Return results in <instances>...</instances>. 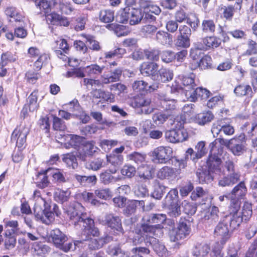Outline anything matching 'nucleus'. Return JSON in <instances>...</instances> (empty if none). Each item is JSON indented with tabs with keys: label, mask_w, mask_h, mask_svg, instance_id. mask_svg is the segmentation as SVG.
I'll return each mask as SVG.
<instances>
[{
	"label": "nucleus",
	"mask_w": 257,
	"mask_h": 257,
	"mask_svg": "<svg viewBox=\"0 0 257 257\" xmlns=\"http://www.w3.org/2000/svg\"><path fill=\"white\" fill-rule=\"evenodd\" d=\"M82 207L77 204L73 207H70L67 214L70 223L76 229L82 230V237L84 240H89L91 236H97L99 235L98 229L95 227L93 219L83 213L80 209Z\"/></svg>",
	"instance_id": "f257e3e1"
},
{
	"label": "nucleus",
	"mask_w": 257,
	"mask_h": 257,
	"mask_svg": "<svg viewBox=\"0 0 257 257\" xmlns=\"http://www.w3.org/2000/svg\"><path fill=\"white\" fill-rule=\"evenodd\" d=\"M33 197L35 201L34 213L36 218L42 222L48 224L53 219V214L50 211V204L41 197V192L35 190Z\"/></svg>",
	"instance_id": "f03ea898"
},
{
	"label": "nucleus",
	"mask_w": 257,
	"mask_h": 257,
	"mask_svg": "<svg viewBox=\"0 0 257 257\" xmlns=\"http://www.w3.org/2000/svg\"><path fill=\"white\" fill-rule=\"evenodd\" d=\"M208 170H202L197 172V175L200 183H209L212 181L216 176H221L224 170H222L220 159L215 156H209L207 161Z\"/></svg>",
	"instance_id": "7ed1b4c3"
},
{
	"label": "nucleus",
	"mask_w": 257,
	"mask_h": 257,
	"mask_svg": "<svg viewBox=\"0 0 257 257\" xmlns=\"http://www.w3.org/2000/svg\"><path fill=\"white\" fill-rule=\"evenodd\" d=\"M240 201L238 199H232L230 201L229 214L225 216V221L230 223L232 228L239 227L242 222V219L238 215L240 207Z\"/></svg>",
	"instance_id": "20e7f679"
},
{
	"label": "nucleus",
	"mask_w": 257,
	"mask_h": 257,
	"mask_svg": "<svg viewBox=\"0 0 257 257\" xmlns=\"http://www.w3.org/2000/svg\"><path fill=\"white\" fill-rule=\"evenodd\" d=\"M246 138L244 134L236 135L229 140L228 149L235 156L243 155L247 149Z\"/></svg>",
	"instance_id": "39448f33"
},
{
	"label": "nucleus",
	"mask_w": 257,
	"mask_h": 257,
	"mask_svg": "<svg viewBox=\"0 0 257 257\" xmlns=\"http://www.w3.org/2000/svg\"><path fill=\"white\" fill-rule=\"evenodd\" d=\"M238 227L232 228L230 223L225 221L224 216L215 227L214 233L215 235L220 237L221 243L224 244L230 237L232 231Z\"/></svg>",
	"instance_id": "423d86ee"
},
{
	"label": "nucleus",
	"mask_w": 257,
	"mask_h": 257,
	"mask_svg": "<svg viewBox=\"0 0 257 257\" xmlns=\"http://www.w3.org/2000/svg\"><path fill=\"white\" fill-rule=\"evenodd\" d=\"M152 157L154 162L165 164L172 156L173 150L168 146H159L152 151Z\"/></svg>",
	"instance_id": "0eeeda50"
},
{
	"label": "nucleus",
	"mask_w": 257,
	"mask_h": 257,
	"mask_svg": "<svg viewBox=\"0 0 257 257\" xmlns=\"http://www.w3.org/2000/svg\"><path fill=\"white\" fill-rule=\"evenodd\" d=\"M191 230L190 223L189 221L185 220L180 222L176 230L172 232L170 236L171 240L176 241L184 239L189 236Z\"/></svg>",
	"instance_id": "6e6552de"
},
{
	"label": "nucleus",
	"mask_w": 257,
	"mask_h": 257,
	"mask_svg": "<svg viewBox=\"0 0 257 257\" xmlns=\"http://www.w3.org/2000/svg\"><path fill=\"white\" fill-rule=\"evenodd\" d=\"M98 148L92 141L84 143L81 149L78 150L76 155L82 161H86L88 157L92 156L98 150Z\"/></svg>",
	"instance_id": "1a4fd4ad"
},
{
	"label": "nucleus",
	"mask_w": 257,
	"mask_h": 257,
	"mask_svg": "<svg viewBox=\"0 0 257 257\" xmlns=\"http://www.w3.org/2000/svg\"><path fill=\"white\" fill-rule=\"evenodd\" d=\"M175 21L179 23L186 22L194 31H195L198 26L199 20L195 15L188 16L183 10L176 12L175 15Z\"/></svg>",
	"instance_id": "9d476101"
},
{
	"label": "nucleus",
	"mask_w": 257,
	"mask_h": 257,
	"mask_svg": "<svg viewBox=\"0 0 257 257\" xmlns=\"http://www.w3.org/2000/svg\"><path fill=\"white\" fill-rule=\"evenodd\" d=\"M165 138L171 143L182 142L188 138V133L184 129L172 130L166 132Z\"/></svg>",
	"instance_id": "9b49d317"
},
{
	"label": "nucleus",
	"mask_w": 257,
	"mask_h": 257,
	"mask_svg": "<svg viewBox=\"0 0 257 257\" xmlns=\"http://www.w3.org/2000/svg\"><path fill=\"white\" fill-rule=\"evenodd\" d=\"M28 133L29 131L27 128L25 127L16 128L12 134L11 141L16 143L18 148H23L25 146Z\"/></svg>",
	"instance_id": "f8f14e48"
},
{
	"label": "nucleus",
	"mask_w": 257,
	"mask_h": 257,
	"mask_svg": "<svg viewBox=\"0 0 257 257\" xmlns=\"http://www.w3.org/2000/svg\"><path fill=\"white\" fill-rule=\"evenodd\" d=\"M107 166L110 173L114 174L119 169L123 161V157L121 154L111 153L106 156Z\"/></svg>",
	"instance_id": "ddd939ff"
},
{
	"label": "nucleus",
	"mask_w": 257,
	"mask_h": 257,
	"mask_svg": "<svg viewBox=\"0 0 257 257\" xmlns=\"http://www.w3.org/2000/svg\"><path fill=\"white\" fill-rule=\"evenodd\" d=\"M151 100L149 98H145L142 95L138 96L134 98L132 102V106L134 107H144L142 109V111L145 114H150L154 111L155 108L152 106L148 108L146 107L151 104Z\"/></svg>",
	"instance_id": "4468645a"
},
{
	"label": "nucleus",
	"mask_w": 257,
	"mask_h": 257,
	"mask_svg": "<svg viewBox=\"0 0 257 257\" xmlns=\"http://www.w3.org/2000/svg\"><path fill=\"white\" fill-rule=\"evenodd\" d=\"M103 224L117 232L123 233L121 221L117 216L112 214H106L103 221Z\"/></svg>",
	"instance_id": "2eb2a0df"
},
{
	"label": "nucleus",
	"mask_w": 257,
	"mask_h": 257,
	"mask_svg": "<svg viewBox=\"0 0 257 257\" xmlns=\"http://www.w3.org/2000/svg\"><path fill=\"white\" fill-rule=\"evenodd\" d=\"M187 90L186 96L191 101H195L199 98L201 99H207L210 94L209 91L202 87L194 88Z\"/></svg>",
	"instance_id": "dca6fc26"
},
{
	"label": "nucleus",
	"mask_w": 257,
	"mask_h": 257,
	"mask_svg": "<svg viewBox=\"0 0 257 257\" xmlns=\"http://www.w3.org/2000/svg\"><path fill=\"white\" fill-rule=\"evenodd\" d=\"M229 142V140H225L222 138H219L215 139L213 142L209 144V156H215L217 158H219L218 155H220L221 154L222 152V147L221 146L217 147V143H219L220 145L225 146L228 149Z\"/></svg>",
	"instance_id": "f3484780"
},
{
	"label": "nucleus",
	"mask_w": 257,
	"mask_h": 257,
	"mask_svg": "<svg viewBox=\"0 0 257 257\" xmlns=\"http://www.w3.org/2000/svg\"><path fill=\"white\" fill-rule=\"evenodd\" d=\"M167 219L166 215L163 213L152 214L145 215L143 218V222L149 223H155L158 228H161V224L164 223Z\"/></svg>",
	"instance_id": "a211bd4d"
},
{
	"label": "nucleus",
	"mask_w": 257,
	"mask_h": 257,
	"mask_svg": "<svg viewBox=\"0 0 257 257\" xmlns=\"http://www.w3.org/2000/svg\"><path fill=\"white\" fill-rule=\"evenodd\" d=\"M201 217L203 222H207L209 224H213L219 220V209L216 206L211 208L210 211L204 210Z\"/></svg>",
	"instance_id": "6ab92c4d"
},
{
	"label": "nucleus",
	"mask_w": 257,
	"mask_h": 257,
	"mask_svg": "<svg viewBox=\"0 0 257 257\" xmlns=\"http://www.w3.org/2000/svg\"><path fill=\"white\" fill-rule=\"evenodd\" d=\"M158 69V65L155 63L146 62L142 64L141 67L140 71L142 75L148 76H151L153 79L158 77V75L156 73Z\"/></svg>",
	"instance_id": "aec40b11"
},
{
	"label": "nucleus",
	"mask_w": 257,
	"mask_h": 257,
	"mask_svg": "<svg viewBox=\"0 0 257 257\" xmlns=\"http://www.w3.org/2000/svg\"><path fill=\"white\" fill-rule=\"evenodd\" d=\"M67 138V143H65L64 147L66 149H69L71 147L74 148L75 149L78 148L80 149V147L83 145L84 143V138L79 136L68 134L66 136Z\"/></svg>",
	"instance_id": "412c9836"
},
{
	"label": "nucleus",
	"mask_w": 257,
	"mask_h": 257,
	"mask_svg": "<svg viewBox=\"0 0 257 257\" xmlns=\"http://www.w3.org/2000/svg\"><path fill=\"white\" fill-rule=\"evenodd\" d=\"M50 236L54 244L57 247L62 246V244L64 243L68 239L67 236L58 228L52 230L50 232Z\"/></svg>",
	"instance_id": "4be33fe9"
},
{
	"label": "nucleus",
	"mask_w": 257,
	"mask_h": 257,
	"mask_svg": "<svg viewBox=\"0 0 257 257\" xmlns=\"http://www.w3.org/2000/svg\"><path fill=\"white\" fill-rule=\"evenodd\" d=\"M122 69L120 68H117L111 71V75L101 76V81L103 84H107L110 83L118 81L122 74Z\"/></svg>",
	"instance_id": "5701e85b"
},
{
	"label": "nucleus",
	"mask_w": 257,
	"mask_h": 257,
	"mask_svg": "<svg viewBox=\"0 0 257 257\" xmlns=\"http://www.w3.org/2000/svg\"><path fill=\"white\" fill-rule=\"evenodd\" d=\"M111 240L112 237L109 236H106L105 237L98 239L91 238L89 240L88 247L91 250L98 249L101 248L104 244L109 242Z\"/></svg>",
	"instance_id": "b1692460"
},
{
	"label": "nucleus",
	"mask_w": 257,
	"mask_h": 257,
	"mask_svg": "<svg viewBox=\"0 0 257 257\" xmlns=\"http://www.w3.org/2000/svg\"><path fill=\"white\" fill-rule=\"evenodd\" d=\"M157 177L162 180L165 179H172L177 176L174 169L168 166H165L161 168L157 173Z\"/></svg>",
	"instance_id": "393cba45"
},
{
	"label": "nucleus",
	"mask_w": 257,
	"mask_h": 257,
	"mask_svg": "<svg viewBox=\"0 0 257 257\" xmlns=\"http://www.w3.org/2000/svg\"><path fill=\"white\" fill-rule=\"evenodd\" d=\"M147 235L143 233L141 230L136 229L134 232V235L132 238L133 242L135 245L142 244L144 242L146 246H149L152 245L151 240H148Z\"/></svg>",
	"instance_id": "a878e982"
},
{
	"label": "nucleus",
	"mask_w": 257,
	"mask_h": 257,
	"mask_svg": "<svg viewBox=\"0 0 257 257\" xmlns=\"http://www.w3.org/2000/svg\"><path fill=\"white\" fill-rule=\"evenodd\" d=\"M74 177L80 185L83 186H94L96 184L97 180L95 175L86 176L75 174Z\"/></svg>",
	"instance_id": "bb28decb"
},
{
	"label": "nucleus",
	"mask_w": 257,
	"mask_h": 257,
	"mask_svg": "<svg viewBox=\"0 0 257 257\" xmlns=\"http://www.w3.org/2000/svg\"><path fill=\"white\" fill-rule=\"evenodd\" d=\"M56 43L59 46L58 48L60 49V50L57 49L55 50V54L60 59H62L64 61H66L68 57L63 54V53H67L69 49V46L67 41L65 39H61L59 41H56Z\"/></svg>",
	"instance_id": "cd10ccee"
},
{
	"label": "nucleus",
	"mask_w": 257,
	"mask_h": 257,
	"mask_svg": "<svg viewBox=\"0 0 257 257\" xmlns=\"http://www.w3.org/2000/svg\"><path fill=\"white\" fill-rule=\"evenodd\" d=\"M220 165L222 170H224V172L221 175H225L226 172H227V174L232 176L234 174H237V176H239V177H240L239 173L235 169L234 163L232 159L228 158L224 162L223 165L221 164V161L220 160Z\"/></svg>",
	"instance_id": "c85d7f7f"
},
{
	"label": "nucleus",
	"mask_w": 257,
	"mask_h": 257,
	"mask_svg": "<svg viewBox=\"0 0 257 257\" xmlns=\"http://www.w3.org/2000/svg\"><path fill=\"white\" fill-rule=\"evenodd\" d=\"M49 171L48 169L38 173L35 179V183L38 187L43 189L48 186L50 184L47 176Z\"/></svg>",
	"instance_id": "c756f323"
},
{
	"label": "nucleus",
	"mask_w": 257,
	"mask_h": 257,
	"mask_svg": "<svg viewBox=\"0 0 257 257\" xmlns=\"http://www.w3.org/2000/svg\"><path fill=\"white\" fill-rule=\"evenodd\" d=\"M202 43L205 46V50L214 49L221 44V40L216 36H207L202 39Z\"/></svg>",
	"instance_id": "7c9ffc66"
},
{
	"label": "nucleus",
	"mask_w": 257,
	"mask_h": 257,
	"mask_svg": "<svg viewBox=\"0 0 257 257\" xmlns=\"http://www.w3.org/2000/svg\"><path fill=\"white\" fill-rule=\"evenodd\" d=\"M166 187L159 181L156 180L153 182V191L151 193L152 197L161 199L165 193Z\"/></svg>",
	"instance_id": "2f4dec72"
},
{
	"label": "nucleus",
	"mask_w": 257,
	"mask_h": 257,
	"mask_svg": "<svg viewBox=\"0 0 257 257\" xmlns=\"http://www.w3.org/2000/svg\"><path fill=\"white\" fill-rule=\"evenodd\" d=\"M239 179L240 177L237 174H234L233 176L227 174L219 180L218 185L221 187L232 186L236 183Z\"/></svg>",
	"instance_id": "473e14b6"
},
{
	"label": "nucleus",
	"mask_w": 257,
	"mask_h": 257,
	"mask_svg": "<svg viewBox=\"0 0 257 257\" xmlns=\"http://www.w3.org/2000/svg\"><path fill=\"white\" fill-rule=\"evenodd\" d=\"M38 96L37 93L35 92H32L27 99V105H25V108H24L22 112L25 114L26 112L27 107H29L30 111H34L36 110L38 107L39 104L37 102Z\"/></svg>",
	"instance_id": "72a5a7b5"
},
{
	"label": "nucleus",
	"mask_w": 257,
	"mask_h": 257,
	"mask_svg": "<svg viewBox=\"0 0 257 257\" xmlns=\"http://www.w3.org/2000/svg\"><path fill=\"white\" fill-rule=\"evenodd\" d=\"M210 250V246L205 243H197L193 249L192 254L193 256L198 257L204 256L207 255Z\"/></svg>",
	"instance_id": "f704fd0d"
},
{
	"label": "nucleus",
	"mask_w": 257,
	"mask_h": 257,
	"mask_svg": "<svg viewBox=\"0 0 257 257\" xmlns=\"http://www.w3.org/2000/svg\"><path fill=\"white\" fill-rule=\"evenodd\" d=\"M144 16V13L141 9L131 8L130 24L131 25L138 24L143 20Z\"/></svg>",
	"instance_id": "c9c22d12"
},
{
	"label": "nucleus",
	"mask_w": 257,
	"mask_h": 257,
	"mask_svg": "<svg viewBox=\"0 0 257 257\" xmlns=\"http://www.w3.org/2000/svg\"><path fill=\"white\" fill-rule=\"evenodd\" d=\"M77 155L73 153H67L64 154L62 157L63 161L69 168L75 169L78 167V163L76 158Z\"/></svg>",
	"instance_id": "e433bc0d"
},
{
	"label": "nucleus",
	"mask_w": 257,
	"mask_h": 257,
	"mask_svg": "<svg viewBox=\"0 0 257 257\" xmlns=\"http://www.w3.org/2000/svg\"><path fill=\"white\" fill-rule=\"evenodd\" d=\"M195 76L192 74L190 76H183L181 78V84L184 86L183 89L185 91V94L187 92V90L194 89L196 87L194 82Z\"/></svg>",
	"instance_id": "4c0bfd02"
},
{
	"label": "nucleus",
	"mask_w": 257,
	"mask_h": 257,
	"mask_svg": "<svg viewBox=\"0 0 257 257\" xmlns=\"http://www.w3.org/2000/svg\"><path fill=\"white\" fill-rule=\"evenodd\" d=\"M105 162L103 159L100 158H97L86 163L85 164V167L88 170L96 171L105 167Z\"/></svg>",
	"instance_id": "58836bf2"
},
{
	"label": "nucleus",
	"mask_w": 257,
	"mask_h": 257,
	"mask_svg": "<svg viewBox=\"0 0 257 257\" xmlns=\"http://www.w3.org/2000/svg\"><path fill=\"white\" fill-rule=\"evenodd\" d=\"M104 67V66H100L96 64H91L85 67V72L87 75L94 77L101 74Z\"/></svg>",
	"instance_id": "ea45409f"
},
{
	"label": "nucleus",
	"mask_w": 257,
	"mask_h": 257,
	"mask_svg": "<svg viewBox=\"0 0 257 257\" xmlns=\"http://www.w3.org/2000/svg\"><path fill=\"white\" fill-rule=\"evenodd\" d=\"M106 252L108 254L112 255L113 257H130L127 253L121 249L119 245L118 244L109 245Z\"/></svg>",
	"instance_id": "a19ab883"
},
{
	"label": "nucleus",
	"mask_w": 257,
	"mask_h": 257,
	"mask_svg": "<svg viewBox=\"0 0 257 257\" xmlns=\"http://www.w3.org/2000/svg\"><path fill=\"white\" fill-rule=\"evenodd\" d=\"M178 200V192L176 189L171 190L166 196L165 202L169 207H173Z\"/></svg>",
	"instance_id": "79ce46f5"
},
{
	"label": "nucleus",
	"mask_w": 257,
	"mask_h": 257,
	"mask_svg": "<svg viewBox=\"0 0 257 257\" xmlns=\"http://www.w3.org/2000/svg\"><path fill=\"white\" fill-rule=\"evenodd\" d=\"M252 213L251 204L248 202H245L242 207L241 211H239L238 215L243 220H248L251 216Z\"/></svg>",
	"instance_id": "37998d69"
},
{
	"label": "nucleus",
	"mask_w": 257,
	"mask_h": 257,
	"mask_svg": "<svg viewBox=\"0 0 257 257\" xmlns=\"http://www.w3.org/2000/svg\"><path fill=\"white\" fill-rule=\"evenodd\" d=\"M156 40L162 45H170L172 42V36L165 32L159 31L156 33Z\"/></svg>",
	"instance_id": "c03bdc74"
},
{
	"label": "nucleus",
	"mask_w": 257,
	"mask_h": 257,
	"mask_svg": "<svg viewBox=\"0 0 257 257\" xmlns=\"http://www.w3.org/2000/svg\"><path fill=\"white\" fill-rule=\"evenodd\" d=\"M138 201L137 200H128L124 204L123 210V213L127 216H129L134 214L136 211V208Z\"/></svg>",
	"instance_id": "a18cd8bd"
},
{
	"label": "nucleus",
	"mask_w": 257,
	"mask_h": 257,
	"mask_svg": "<svg viewBox=\"0 0 257 257\" xmlns=\"http://www.w3.org/2000/svg\"><path fill=\"white\" fill-rule=\"evenodd\" d=\"M158 77H157L159 81L162 82H167L171 81L173 77V72L166 68H161L158 71Z\"/></svg>",
	"instance_id": "49530a36"
},
{
	"label": "nucleus",
	"mask_w": 257,
	"mask_h": 257,
	"mask_svg": "<svg viewBox=\"0 0 257 257\" xmlns=\"http://www.w3.org/2000/svg\"><path fill=\"white\" fill-rule=\"evenodd\" d=\"M146 156L145 154L139 152H134L126 156V160L134 162L137 164H141L145 162Z\"/></svg>",
	"instance_id": "de8ad7c7"
},
{
	"label": "nucleus",
	"mask_w": 257,
	"mask_h": 257,
	"mask_svg": "<svg viewBox=\"0 0 257 257\" xmlns=\"http://www.w3.org/2000/svg\"><path fill=\"white\" fill-rule=\"evenodd\" d=\"M70 195L69 189L65 191L58 189L54 193V198L57 201L63 203L69 200Z\"/></svg>",
	"instance_id": "09e8293b"
},
{
	"label": "nucleus",
	"mask_w": 257,
	"mask_h": 257,
	"mask_svg": "<svg viewBox=\"0 0 257 257\" xmlns=\"http://www.w3.org/2000/svg\"><path fill=\"white\" fill-rule=\"evenodd\" d=\"M131 8L125 7L120 10L116 16V21L120 23L127 22L130 19Z\"/></svg>",
	"instance_id": "8fccbe9b"
},
{
	"label": "nucleus",
	"mask_w": 257,
	"mask_h": 257,
	"mask_svg": "<svg viewBox=\"0 0 257 257\" xmlns=\"http://www.w3.org/2000/svg\"><path fill=\"white\" fill-rule=\"evenodd\" d=\"M213 118L214 115L210 111L198 114L196 117L197 123L200 125H204L210 122Z\"/></svg>",
	"instance_id": "3c124183"
},
{
	"label": "nucleus",
	"mask_w": 257,
	"mask_h": 257,
	"mask_svg": "<svg viewBox=\"0 0 257 257\" xmlns=\"http://www.w3.org/2000/svg\"><path fill=\"white\" fill-rule=\"evenodd\" d=\"M252 92L250 85L245 84L238 85L234 89V92L237 96H243Z\"/></svg>",
	"instance_id": "603ef678"
},
{
	"label": "nucleus",
	"mask_w": 257,
	"mask_h": 257,
	"mask_svg": "<svg viewBox=\"0 0 257 257\" xmlns=\"http://www.w3.org/2000/svg\"><path fill=\"white\" fill-rule=\"evenodd\" d=\"M99 18L102 22H111L114 18V12L110 10H102L99 12Z\"/></svg>",
	"instance_id": "864d4df0"
},
{
	"label": "nucleus",
	"mask_w": 257,
	"mask_h": 257,
	"mask_svg": "<svg viewBox=\"0 0 257 257\" xmlns=\"http://www.w3.org/2000/svg\"><path fill=\"white\" fill-rule=\"evenodd\" d=\"M32 248L34 249L35 254L40 256H44L49 250V247L41 242H36L33 244Z\"/></svg>",
	"instance_id": "5fc2aeb1"
},
{
	"label": "nucleus",
	"mask_w": 257,
	"mask_h": 257,
	"mask_svg": "<svg viewBox=\"0 0 257 257\" xmlns=\"http://www.w3.org/2000/svg\"><path fill=\"white\" fill-rule=\"evenodd\" d=\"M247 188L244 183L241 182L234 187L231 191V194L235 197L239 198L245 196Z\"/></svg>",
	"instance_id": "6e6d98bb"
},
{
	"label": "nucleus",
	"mask_w": 257,
	"mask_h": 257,
	"mask_svg": "<svg viewBox=\"0 0 257 257\" xmlns=\"http://www.w3.org/2000/svg\"><path fill=\"white\" fill-rule=\"evenodd\" d=\"M85 23V18L84 17H80L71 21L70 24V27L76 31H80L84 29Z\"/></svg>",
	"instance_id": "4d7b16f0"
},
{
	"label": "nucleus",
	"mask_w": 257,
	"mask_h": 257,
	"mask_svg": "<svg viewBox=\"0 0 257 257\" xmlns=\"http://www.w3.org/2000/svg\"><path fill=\"white\" fill-rule=\"evenodd\" d=\"M159 25L148 24L142 26L141 29V33L145 37H150L157 32L159 28Z\"/></svg>",
	"instance_id": "13d9d810"
},
{
	"label": "nucleus",
	"mask_w": 257,
	"mask_h": 257,
	"mask_svg": "<svg viewBox=\"0 0 257 257\" xmlns=\"http://www.w3.org/2000/svg\"><path fill=\"white\" fill-rule=\"evenodd\" d=\"M175 45L177 47L187 48L190 46V38L182 35H178L175 41Z\"/></svg>",
	"instance_id": "bf43d9fd"
},
{
	"label": "nucleus",
	"mask_w": 257,
	"mask_h": 257,
	"mask_svg": "<svg viewBox=\"0 0 257 257\" xmlns=\"http://www.w3.org/2000/svg\"><path fill=\"white\" fill-rule=\"evenodd\" d=\"M170 116L169 112H159L153 115V119L156 124L160 125L164 123Z\"/></svg>",
	"instance_id": "052dcab7"
},
{
	"label": "nucleus",
	"mask_w": 257,
	"mask_h": 257,
	"mask_svg": "<svg viewBox=\"0 0 257 257\" xmlns=\"http://www.w3.org/2000/svg\"><path fill=\"white\" fill-rule=\"evenodd\" d=\"M182 206L184 213L188 215L194 214L197 210V207L195 204L190 203L187 200H184L182 202Z\"/></svg>",
	"instance_id": "680f3d73"
},
{
	"label": "nucleus",
	"mask_w": 257,
	"mask_h": 257,
	"mask_svg": "<svg viewBox=\"0 0 257 257\" xmlns=\"http://www.w3.org/2000/svg\"><path fill=\"white\" fill-rule=\"evenodd\" d=\"M16 237L12 235L11 233L5 234V238L4 240V246L6 249L10 250L14 248L16 244Z\"/></svg>",
	"instance_id": "e2e57ef3"
},
{
	"label": "nucleus",
	"mask_w": 257,
	"mask_h": 257,
	"mask_svg": "<svg viewBox=\"0 0 257 257\" xmlns=\"http://www.w3.org/2000/svg\"><path fill=\"white\" fill-rule=\"evenodd\" d=\"M202 31L207 33H213L215 32L216 26L212 20H204L202 23Z\"/></svg>",
	"instance_id": "0e129e2a"
},
{
	"label": "nucleus",
	"mask_w": 257,
	"mask_h": 257,
	"mask_svg": "<svg viewBox=\"0 0 257 257\" xmlns=\"http://www.w3.org/2000/svg\"><path fill=\"white\" fill-rule=\"evenodd\" d=\"M94 195L100 199L106 200L112 197V192L108 188H99L94 191Z\"/></svg>",
	"instance_id": "69168bd1"
},
{
	"label": "nucleus",
	"mask_w": 257,
	"mask_h": 257,
	"mask_svg": "<svg viewBox=\"0 0 257 257\" xmlns=\"http://www.w3.org/2000/svg\"><path fill=\"white\" fill-rule=\"evenodd\" d=\"M139 175L144 179H150L152 177L151 171L146 164H142L138 168Z\"/></svg>",
	"instance_id": "338daca9"
},
{
	"label": "nucleus",
	"mask_w": 257,
	"mask_h": 257,
	"mask_svg": "<svg viewBox=\"0 0 257 257\" xmlns=\"http://www.w3.org/2000/svg\"><path fill=\"white\" fill-rule=\"evenodd\" d=\"M84 37L86 39V44L89 49L96 51L101 50V46L99 43L94 39L93 37L90 35H85Z\"/></svg>",
	"instance_id": "774afa93"
}]
</instances>
